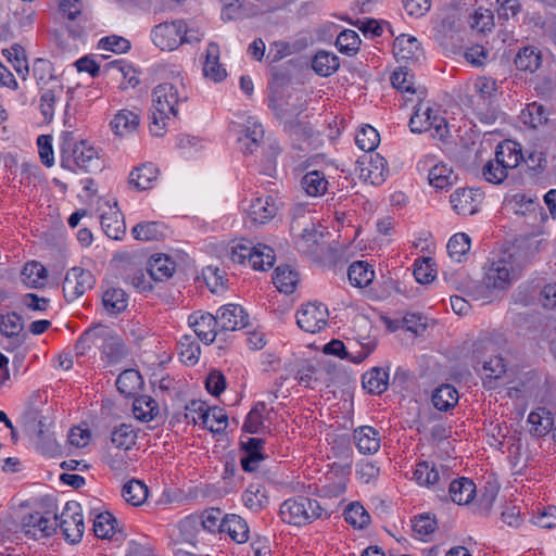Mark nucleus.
Segmentation results:
<instances>
[{"instance_id": "obj_2", "label": "nucleus", "mask_w": 556, "mask_h": 556, "mask_svg": "<svg viewBox=\"0 0 556 556\" xmlns=\"http://www.w3.org/2000/svg\"><path fill=\"white\" fill-rule=\"evenodd\" d=\"M62 167L71 170L80 169L85 173H94L102 169V161L97 150L81 140L74 143H64L62 146Z\"/></svg>"}, {"instance_id": "obj_55", "label": "nucleus", "mask_w": 556, "mask_h": 556, "mask_svg": "<svg viewBox=\"0 0 556 556\" xmlns=\"http://www.w3.org/2000/svg\"><path fill=\"white\" fill-rule=\"evenodd\" d=\"M203 427L212 432H222L228 425L226 412L220 407H207L206 414H203Z\"/></svg>"}, {"instance_id": "obj_30", "label": "nucleus", "mask_w": 556, "mask_h": 556, "mask_svg": "<svg viewBox=\"0 0 556 556\" xmlns=\"http://www.w3.org/2000/svg\"><path fill=\"white\" fill-rule=\"evenodd\" d=\"M264 440L260 438H249L247 442H242V447L245 456L241 458V467L247 472H252L257 469L261 460L264 459L262 448Z\"/></svg>"}, {"instance_id": "obj_5", "label": "nucleus", "mask_w": 556, "mask_h": 556, "mask_svg": "<svg viewBox=\"0 0 556 556\" xmlns=\"http://www.w3.org/2000/svg\"><path fill=\"white\" fill-rule=\"evenodd\" d=\"M409 128L416 134L429 131L433 139L440 141H444L450 135L445 117L424 104H419L412 115Z\"/></svg>"}, {"instance_id": "obj_27", "label": "nucleus", "mask_w": 556, "mask_h": 556, "mask_svg": "<svg viewBox=\"0 0 556 556\" xmlns=\"http://www.w3.org/2000/svg\"><path fill=\"white\" fill-rule=\"evenodd\" d=\"M514 63L517 70L532 74L542 65L541 51L534 46L522 47L518 50Z\"/></svg>"}, {"instance_id": "obj_38", "label": "nucleus", "mask_w": 556, "mask_h": 556, "mask_svg": "<svg viewBox=\"0 0 556 556\" xmlns=\"http://www.w3.org/2000/svg\"><path fill=\"white\" fill-rule=\"evenodd\" d=\"M348 277L354 287L364 288L375 278L372 266L365 261H356L349 266Z\"/></svg>"}, {"instance_id": "obj_17", "label": "nucleus", "mask_w": 556, "mask_h": 556, "mask_svg": "<svg viewBox=\"0 0 556 556\" xmlns=\"http://www.w3.org/2000/svg\"><path fill=\"white\" fill-rule=\"evenodd\" d=\"M197 525L211 532L222 533L224 528V516L219 508L205 509L200 516H188L179 522V529L186 531L194 528Z\"/></svg>"}, {"instance_id": "obj_36", "label": "nucleus", "mask_w": 556, "mask_h": 556, "mask_svg": "<svg viewBox=\"0 0 556 556\" xmlns=\"http://www.w3.org/2000/svg\"><path fill=\"white\" fill-rule=\"evenodd\" d=\"M451 500L458 505L470 503L476 494V485L468 478L453 480L448 485Z\"/></svg>"}, {"instance_id": "obj_64", "label": "nucleus", "mask_w": 556, "mask_h": 556, "mask_svg": "<svg viewBox=\"0 0 556 556\" xmlns=\"http://www.w3.org/2000/svg\"><path fill=\"white\" fill-rule=\"evenodd\" d=\"M482 176L483 178L494 185H500L504 182L507 178L508 173L505 170V166L501 165L497 160L492 159L489 160L482 167Z\"/></svg>"}, {"instance_id": "obj_49", "label": "nucleus", "mask_w": 556, "mask_h": 556, "mask_svg": "<svg viewBox=\"0 0 556 556\" xmlns=\"http://www.w3.org/2000/svg\"><path fill=\"white\" fill-rule=\"evenodd\" d=\"M116 518L109 511L98 514L93 519V532L99 539H111L116 532Z\"/></svg>"}, {"instance_id": "obj_9", "label": "nucleus", "mask_w": 556, "mask_h": 556, "mask_svg": "<svg viewBox=\"0 0 556 556\" xmlns=\"http://www.w3.org/2000/svg\"><path fill=\"white\" fill-rule=\"evenodd\" d=\"M291 231L296 237L295 245L299 252L307 255L317 252L323 232L316 229L308 216L294 217L291 222Z\"/></svg>"}, {"instance_id": "obj_51", "label": "nucleus", "mask_w": 556, "mask_h": 556, "mask_svg": "<svg viewBox=\"0 0 556 556\" xmlns=\"http://www.w3.org/2000/svg\"><path fill=\"white\" fill-rule=\"evenodd\" d=\"M132 412L138 420L150 421L157 415L159 406L152 397L140 396L135 399Z\"/></svg>"}, {"instance_id": "obj_41", "label": "nucleus", "mask_w": 556, "mask_h": 556, "mask_svg": "<svg viewBox=\"0 0 556 556\" xmlns=\"http://www.w3.org/2000/svg\"><path fill=\"white\" fill-rule=\"evenodd\" d=\"M339 66V58L334 53L325 50H319L312 59V68L323 77L332 75Z\"/></svg>"}, {"instance_id": "obj_62", "label": "nucleus", "mask_w": 556, "mask_h": 556, "mask_svg": "<svg viewBox=\"0 0 556 556\" xmlns=\"http://www.w3.org/2000/svg\"><path fill=\"white\" fill-rule=\"evenodd\" d=\"M265 409L266 404L264 402L256 403L247 415L242 429L249 433L260 432V430L264 427L263 413Z\"/></svg>"}, {"instance_id": "obj_24", "label": "nucleus", "mask_w": 556, "mask_h": 556, "mask_svg": "<svg viewBox=\"0 0 556 556\" xmlns=\"http://www.w3.org/2000/svg\"><path fill=\"white\" fill-rule=\"evenodd\" d=\"M100 224L104 233L114 240H119L126 231V226L122 212L117 206H109L100 215Z\"/></svg>"}, {"instance_id": "obj_34", "label": "nucleus", "mask_w": 556, "mask_h": 556, "mask_svg": "<svg viewBox=\"0 0 556 556\" xmlns=\"http://www.w3.org/2000/svg\"><path fill=\"white\" fill-rule=\"evenodd\" d=\"M431 402L435 409L448 412L458 403V392L452 384H441L433 390Z\"/></svg>"}, {"instance_id": "obj_23", "label": "nucleus", "mask_w": 556, "mask_h": 556, "mask_svg": "<svg viewBox=\"0 0 556 556\" xmlns=\"http://www.w3.org/2000/svg\"><path fill=\"white\" fill-rule=\"evenodd\" d=\"M159 176V168L153 163H143L135 167L128 176V185L139 191L151 189Z\"/></svg>"}, {"instance_id": "obj_32", "label": "nucleus", "mask_w": 556, "mask_h": 556, "mask_svg": "<svg viewBox=\"0 0 556 556\" xmlns=\"http://www.w3.org/2000/svg\"><path fill=\"white\" fill-rule=\"evenodd\" d=\"M140 125V116L130 110L118 111L110 123L115 135L126 136L134 132Z\"/></svg>"}, {"instance_id": "obj_37", "label": "nucleus", "mask_w": 556, "mask_h": 556, "mask_svg": "<svg viewBox=\"0 0 556 556\" xmlns=\"http://www.w3.org/2000/svg\"><path fill=\"white\" fill-rule=\"evenodd\" d=\"M363 388L371 394L383 393L389 384V374L380 367H374L362 377Z\"/></svg>"}, {"instance_id": "obj_47", "label": "nucleus", "mask_w": 556, "mask_h": 556, "mask_svg": "<svg viewBox=\"0 0 556 556\" xmlns=\"http://www.w3.org/2000/svg\"><path fill=\"white\" fill-rule=\"evenodd\" d=\"M242 501L249 509L260 511L268 504L265 489L260 484H250L242 494Z\"/></svg>"}, {"instance_id": "obj_1", "label": "nucleus", "mask_w": 556, "mask_h": 556, "mask_svg": "<svg viewBox=\"0 0 556 556\" xmlns=\"http://www.w3.org/2000/svg\"><path fill=\"white\" fill-rule=\"evenodd\" d=\"M483 269L485 287L490 290L505 291L519 278L522 267L514 253L503 251L490 258Z\"/></svg>"}, {"instance_id": "obj_7", "label": "nucleus", "mask_w": 556, "mask_h": 556, "mask_svg": "<svg viewBox=\"0 0 556 556\" xmlns=\"http://www.w3.org/2000/svg\"><path fill=\"white\" fill-rule=\"evenodd\" d=\"M61 531L65 541L77 544L81 541L85 531L81 506L76 501L65 504L58 521V531Z\"/></svg>"}, {"instance_id": "obj_58", "label": "nucleus", "mask_w": 556, "mask_h": 556, "mask_svg": "<svg viewBox=\"0 0 556 556\" xmlns=\"http://www.w3.org/2000/svg\"><path fill=\"white\" fill-rule=\"evenodd\" d=\"M379 142V132L370 125L363 126L355 136V143L363 151H374Z\"/></svg>"}, {"instance_id": "obj_54", "label": "nucleus", "mask_w": 556, "mask_h": 556, "mask_svg": "<svg viewBox=\"0 0 556 556\" xmlns=\"http://www.w3.org/2000/svg\"><path fill=\"white\" fill-rule=\"evenodd\" d=\"M469 25L471 29L485 34L491 31L494 27V15L493 12L489 9H484L482 7L475 10V12L469 16Z\"/></svg>"}, {"instance_id": "obj_14", "label": "nucleus", "mask_w": 556, "mask_h": 556, "mask_svg": "<svg viewBox=\"0 0 556 556\" xmlns=\"http://www.w3.org/2000/svg\"><path fill=\"white\" fill-rule=\"evenodd\" d=\"M189 326L197 337L206 345L212 344L220 336L216 315L206 312H194L188 317Z\"/></svg>"}, {"instance_id": "obj_50", "label": "nucleus", "mask_w": 556, "mask_h": 556, "mask_svg": "<svg viewBox=\"0 0 556 556\" xmlns=\"http://www.w3.org/2000/svg\"><path fill=\"white\" fill-rule=\"evenodd\" d=\"M275 263L274 250L264 244H257L251 255L250 265L255 270H267Z\"/></svg>"}, {"instance_id": "obj_22", "label": "nucleus", "mask_w": 556, "mask_h": 556, "mask_svg": "<svg viewBox=\"0 0 556 556\" xmlns=\"http://www.w3.org/2000/svg\"><path fill=\"white\" fill-rule=\"evenodd\" d=\"M354 443L361 454L371 455L380 448V433L370 426H361L353 432Z\"/></svg>"}, {"instance_id": "obj_56", "label": "nucleus", "mask_w": 556, "mask_h": 556, "mask_svg": "<svg viewBox=\"0 0 556 556\" xmlns=\"http://www.w3.org/2000/svg\"><path fill=\"white\" fill-rule=\"evenodd\" d=\"M99 331H103L102 325L88 328L80 334L74 346L77 356H84L92 346H99Z\"/></svg>"}, {"instance_id": "obj_63", "label": "nucleus", "mask_w": 556, "mask_h": 556, "mask_svg": "<svg viewBox=\"0 0 556 556\" xmlns=\"http://www.w3.org/2000/svg\"><path fill=\"white\" fill-rule=\"evenodd\" d=\"M179 355L180 359L188 364V365H194L199 361L200 355V346L199 344L192 339L191 336H184L179 341Z\"/></svg>"}, {"instance_id": "obj_33", "label": "nucleus", "mask_w": 556, "mask_h": 556, "mask_svg": "<svg viewBox=\"0 0 556 556\" xmlns=\"http://www.w3.org/2000/svg\"><path fill=\"white\" fill-rule=\"evenodd\" d=\"M203 74L214 81H220L226 77V70L219 63V47L215 42L208 43L206 48Z\"/></svg>"}, {"instance_id": "obj_46", "label": "nucleus", "mask_w": 556, "mask_h": 556, "mask_svg": "<svg viewBox=\"0 0 556 556\" xmlns=\"http://www.w3.org/2000/svg\"><path fill=\"white\" fill-rule=\"evenodd\" d=\"M102 302L110 314H118L126 309L128 296L123 289L111 288L103 293Z\"/></svg>"}, {"instance_id": "obj_15", "label": "nucleus", "mask_w": 556, "mask_h": 556, "mask_svg": "<svg viewBox=\"0 0 556 556\" xmlns=\"http://www.w3.org/2000/svg\"><path fill=\"white\" fill-rule=\"evenodd\" d=\"M219 332L236 331L249 325V315L241 305L227 304L216 312Z\"/></svg>"}, {"instance_id": "obj_35", "label": "nucleus", "mask_w": 556, "mask_h": 556, "mask_svg": "<svg viewBox=\"0 0 556 556\" xmlns=\"http://www.w3.org/2000/svg\"><path fill=\"white\" fill-rule=\"evenodd\" d=\"M143 384L140 372L136 369H126L116 379V388L125 397L135 396Z\"/></svg>"}, {"instance_id": "obj_45", "label": "nucleus", "mask_w": 556, "mask_h": 556, "mask_svg": "<svg viewBox=\"0 0 556 556\" xmlns=\"http://www.w3.org/2000/svg\"><path fill=\"white\" fill-rule=\"evenodd\" d=\"M457 176L444 164L434 165L428 175L429 184L435 189H445L455 184Z\"/></svg>"}, {"instance_id": "obj_12", "label": "nucleus", "mask_w": 556, "mask_h": 556, "mask_svg": "<svg viewBox=\"0 0 556 556\" xmlns=\"http://www.w3.org/2000/svg\"><path fill=\"white\" fill-rule=\"evenodd\" d=\"M93 274L81 267L71 268L64 279L63 292L67 301H75L94 287Z\"/></svg>"}, {"instance_id": "obj_13", "label": "nucleus", "mask_w": 556, "mask_h": 556, "mask_svg": "<svg viewBox=\"0 0 556 556\" xmlns=\"http://www.w3.org/2000/svg\"><path fill=\"white\" fill-rule=\"evenodd\" d=\"M328 309L323 303H307L296 312L298 326L309 333L319 332L327 325Z\"/></svg>"}, {"instance_id": "obj_61", "label": "nucleus", "mask_w": 556, "mask_h": 556, "mask_svg": "<svg viewBox=\"0 0 556 556\" xmlns=\"http://www.w3.org/2000/svg\"><path fill=\"white\" fill-rule=\"evenodd\" d=\"M170 115L172 113L166 112L165 110H157L156 108L152 106L149 115V130L151 135L162 137L166 132L167 121L169 119Z\"/></svg>"}, {"instance_id": "obj_19", "label": "nucleus", "mask_w": 556, "mask_h": 556, "mask_svg": "<svg viewBox=\"0 0 556 556\" xmlns=\"http://www.w3.org/2000/svg\"><path fill=\"white\" fill-rule=\"evenodd\" d=\"M482 193L470 188H458L450 197L454 212L458 215L470 216L479 211Z\"/></svg>"}, {"instance_id": "obj_42", "label": "nucleus", "mask_w": 556, "mask_h": 556, "mask_svg": "<svg viewBox=\"0 0 556 556\" xmlns=\"http://www.w3.org/2000/svg\"><path fill=\"white\" fill-rule=\"evenodd\" d=\"M147 271L152 280L163 281L173 276L175 263L167 256L159 255L149 261Z\"/></svg>"}, {"instance_id": "obj_39", "label": "nucleus", "mask_w": 556, "mask_h": 556, "mask_svg": "<svg viewBox=\"0 0 556 556\" xmlns=\"http://www.w3.org/2000/svg\"><path fill=\"white\" fill-rule=\"evenodd\" d=\"M273 282L280 292L291 294L299 282V274L289 265H280L274 271Z\"/></svg>"}, {"instance_id": "obj_31", "label": "nucleus", "mask_w": 556, "mask_h": 556, "mask_svg": "<svg viewBox=\"0 0 556 556\" xmlns=\"http://www.w3.org/2000/svg\"><path fill=\"white\" fill-rule=\"evenodd\" d=\"M388 174V163L380 154L370 155L368 165L363 167L361 172V176L375 186L384 182Z\"/></svg>"}, {"instance_id": "obj_25", "label": "nucleus", "mask_w": 556, "mask_h": 556, "mask_svg": "<svg viewBox=\"0 0 556 556\" xmlns=\"http://www.w3.org/2000/svg\"><path fill=\"white\" fill-rule=\"evenodd\" d=\"M495 160L505 166V170L516 168L523 160L521 146L515 141L501 142L495 150Z\"/></svg>"}, {"instance_id": "obj_10", "label": "nucleus", "mask_w": 556, "mask_h": 556, "mask_svg": "<svg viewBox=\"0 0 556 556\" xmlns=\"http://www.w3.org/2000/svg\"><path fill=\"white\" fill-rule=\"evenodd\" d=\"M276 116L283 124V130L295 140L311 137V128L307 124L299 121L296 116L305 110L303 102L299 103V106L293 109L289 103L283 105L274 106Z\"/></svg>"}, {"instance_id": "obj_44", "label": "nucleus", "mask_w": 556, "mask_h": 556, "mask_svg": "<svg viewBox=\"0 0 556 556\" xmlns=\"http://www.w3.org/2000/svg\"><path fill=\"white\" fill-rule=\"evenodd\" d=\"M122 496L128 504L140 506L148 497V486L140 480L131 479L124 484Z\"/></svg>"}, {"instance_id": "obj_48", "label": "nucleus", "mask_w": 556, "mask_h": 556, "mask_svg": "<svg viewBox=\"0 0 556 556\" xmlns=\"http://www.w3.org/2000/svg\"><path fill=\"white\" fill-rule=\"evenodd\" d=\"M471 240L465 232H458L451 237L447 242V253L455 262H463V258L470 251Z\"/></svg>"}, {"instance_id": "obj_40", "label": "nucleus", "mask_w": 556, "mask_h": 556, "mask_svg": "<svg viewBox=\"0 0 556 556\" xmlns=\"http://www.w3.org/2000/svg\"><path fill=\"white\" fill-rule=\"evenodd\" d=\"M528 422L531 425L530 433L535 437L546 435L554 426V418L546 408H538L528 416Z\"/></svg>"}, {"instance_id": "obj_28", "label": "nucleus", "mask_w": 556, "mask_h": 556, "mask_svg": "<svg viewBox=\"0 0 556 556\" xmlns=\"http://www.w3.org/2000/svg\"><path fill=\"white\" fill-rule=\"evenodd\" d=\"M222 533H227L230 539L243 544L250 538V529L247 521L239 515L228 514L224 516V528Z\"/></svg>"}, {"instance_id": "obj_3", "label": "nucleus", "mask_w": 556, "mask_h": 556, "mask_svg": "<svg viewBox=\"0 0 556 556\" xmlns=\"http://www.w3.org/2000/svg\"><path fill=\"white\" fill-rule=\"evenodd\" d=\"M324 508L317 500L307 496H295L286 500L279 510L283 522L293 526H304L323 516Z\"/></svg>"}, {"instance_id": "obj_18", "label": "nucleus", "mask_w": 556, "mask_h": 556, "mask_svg": "<svg viewBox=\"0 0 556 556\" xmlns=\"http://www.w3.org/2000/svg\"><path fill=\"white\" fill-rule=\"evenodd\" d=\"M279 210L273 195L257 197L251 201L247 208L249 222L253 225H263L271 220Z\"/></svg>"}, {"instance_id": "obj_6", "label": "nucleus", "mask_w": 556, "mask_h": 556, "mask_svg": "<svg viewBox=\"0 0 556 556\" xmlns=\"http://www.w3.org/2000/svg\"><path fill=\"white\" fill-rule=\"evenodd\" d=\"M151 36L154 45L161 50L172 51L184 42H191V38L187 37L186 23L181 20L156 25Z\"/></svg>"}, {"instance_id": "obj_16", "label": "nucleus", "mask_w": 556, "mask_h": 556, "mask_svg": "<svg viewBox=\"0 0 556 556\" xmlns=\"http://www.w3.org/2000/svg\"><path fill=\"white\" fill-rule=\"evenodd\" d=\"M102 330L99 331V349L108 359V363L115 364L126 357L128 350L122 337L105 326H102Z\"/></svg>"}, {"instance_id": "obj_52", "label": "nucleus", "mask_w": 556, "mask_h": 556, "mask_svg": "<svg viewBox=\"0 0 556 556\" xmlns=\"http://www.w3.org/2000/svg\"><path fill=\"white\" fill-rule=\"evenodd\" d=\"M414 479L419 485L431 486L439 483L441 476L439 469L428 462H420L414 470Z\"/></svg>"}, {"instance_id": "obj_4", "label": "nucleus", "mask_w": 556, "mask_h": 556, "mask_svg": "<svg viewBox=\"0 0 556 556\" xmlns=\"http://www.w3.org/2000/svg\"><path fill=\"white\" fill-rule=\"evenodd\" d=\"M8 529L17 539H35V497L15 495L12 498Z\"/></svg>"}, {"instance_id": "obj_20", "label": "nucleus", "mask_w": 556, "mask_h": 556, "mask_svg": "<svg viewBox=\"0 0 556 556\" xmlns=\"http://www.w3.org/2000/svg\"><path fill=\"white\" fill-rule=\"evenodd\" d=\"M393 54L397 61H405L406 64L418 63L424 58V51L417 38L405 34L395 38Z\"/></svg>"}, {"instance_id": "obj_60", "label": "nucleus", "mask_w": 556, "mask_h": 556, "mask_svg": "<svg viewBox=\"0 0 556 556\" xmlns=\"http://www.w3.org/2000/svg\"><path fill=\"white\" fill-rule=\"evenodd\" d=\"M392 86L401 92L415 93L414 75L407 65L400 66L390 77Z\"/></svg>"}, {"instance_id": "obj_26", "label": "nucleus", "mask_w": 556, "mask_h": 556, "mask_svg": "<svg viewBox=\"0 0 556 556\" xmlns=\"http://www.w3.org/2000/svg\"><path fill=\"white\" fill-rule=\"evenodd\" d=\"M243 138H239L240 142H243L241 147L244 154H253L257 147L263 142L264 139V128L263 126L254 118L249 117L243 125Z\"/></svg>"}, {"instance_id": "obj_57", "label": "nucleus", "mask_w": 556, "mask_h": 556, "mask_svg": "<svg viewBox=\"0 0 556 556\" xmlns=\"http://www.w3.org/2000/svg\"><path fill=\"white\" fill-rule=\"evenodd\" d=\"M345 521L355 529H364L370 522V516L367 510L357 502L351 503L344 509Z\"/></svg>"}, {"instance_id": "obj_43", "label": "nucleus", "mask_w": 556, "mask_h": 556, "mask_svg": "<svg viewBox=\"0 0 556 556\" xmlns=\"http://www.w3.org/2000/svg\"><path fill=\"white\" fill-rule=\"evenodd\" d=\"M301 185L305 193L309 197L323 195L328 188V181L325 174L319 170H311L306 173L302 177Z\"/></svg>"}, {"instance_id": "obj_29", "label": "nucleus", "mask_w": 556, "mask_h": 556, "mask_svg": "<svg viewBox=\"0 0 556 556\" xmlns=\"http://www.w3.org/2000/svg\"><path fill=\"white\" fill-rule=\"evenodd\" d=\"M131 233L140 241H159L168 233V228L162 222H142L132 227Z\"/></svg>"}, {"instance_id": "obj_21", "label": "nucleus", "mask_w": 556, "mask_h": 556, "mask_svg": "<svg viewBox=\"0 0 556 556\" xmlns=\"http://www.w3.org/2000/svg\"><path fill=\"white\" fill-rule=\"evenodd\" d=\"M489 345H492V343L485 341L476 342L472 352L473 358L477 364L482 365V370L486 378L497 379L505 374L506 365L504 363V359L498 355L490 357L489 359H484L482 357L483 352L488 350Z\"/></svg>"}, {"instance_id": "obj_8", "label": "nucleus", "mask_w": 556, "mask_h": 556, "mask_svg": "<svg viewBox=\"0 0 556 556\" xmlns=\"http://www.w3.org/2000/svg\"><path fill=\"white\" fill-rule=\"evenodd\" d=\"M152 97L153 108L165 110L176 117L178 114L177 108L180 102L187 101L188 92L181 81L176 84L163 83L153 89Z\"/></svg>"}, {"instance_id": "obj_59", "label": "nucleus", "mask_w": 556, "mask_h": 556, "mask_svg": "<svg viewBox=\"0 0 556 556\" xmlns=\"http://www.w3.org/2000/svg\"><path fill=\"white\" fill-rule=\"evenodd\" d=\"M336 46L340 52L346 55H354L359 50L361 39L356 31L345 29L337 37Z\"/></svg>"}, {"instance_id": "obj_53", "label": "nucleus", "mask_w": 556, "mask_h": 556, "mask_svg": "<svg viewBox=\"0 0 556 556\" xmlns=\"http://www.w3.org/2000/svg\"><path fill=\"white\" fill-rule=\"evenodd\" d=\"M137 433L132 426L122 424L115 427L111 433V442L117 448L129 450L136 444Z\"/></svg>"}, {"instance_id": "obj_11", "label": "nucleus", "mask_w": 556, "mask_h": 556, "mask_svg": "<svg viewBox=\"0 0 556 556\" xmlns=\"http://www.w3.org/2000/svg\"><path fill=\"white\" fill-rule=\"evenodd\" d=\"M475 88L479 93L477 110L480 121L493 123L498 115L497 106L492 101L497 92L496 81L492 78L480 77L475 83Z\"/></svg>"}]
</instances>
